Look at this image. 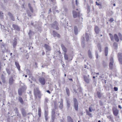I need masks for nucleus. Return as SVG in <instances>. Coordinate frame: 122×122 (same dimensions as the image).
<instances>
[{
	"label": "nucleus",
	"instance_id": "obj_13",
	"mask_svg": "<svg viewBox=\"0 0 122 122\" xmlns=\"http://www.w3.org/2000/svg\"><path fill=\"white\" fill-rule=\"evenodd\" d=\"M94 30L95 33L97 34H98L100 31L99 27L96 25H95Z\"/></svg>",
	"mask_w": 122,
	"mask_h": 122
},
{
	"label": "nucleus",
	"instance_id": "obj_57",
	"mask_svg": "<svg viewBox=\"0 0 122 122\" xmlns=\"http://www.w3.org/2000/svg\"><path fill=\"white\" fill-rule=\"evenodd\" d=\"M51 2H52L53 4H54L56 3V0H50Z\"/></svg>",
	"mask_w": 122,
	"mask_h": 122
},
{
	"label": "nucleus",
	"instance_id": "obj_11",
	"mask_svg": "<svg viewBox=\"0 0 122 122\" xmlns=\"http://www.w3.org/2000/svg\"><path fill=\"white\" fill-rule=\"evenodd\" d=\"M118 60L122 64V53H119L118 54Z\"/></svg>",
	"mask_w": 122,
	"mask_h": 122
},
{
	"label": "nucleus",
	"instance_id": "obj_64",
	"mask_svg": "<svg viewBox=\"0 0 122 122\" xmlns=\"http://www.w3.org/2000/svg\"><path fill=\"white\" fill-rule=\"evenodd\" d=\"M28 16L30 17L31 16V14L30 13H28Z\"/></svg>",
	"mask_w": 122,
	"mask_h": 122
},
{
	"label": "nucleus",
	"instance_id": "obj_26",
	"mask_svg": "<svg viewBox=\"0 0 122 122\" xmlns=\"http://www.w3.org/2000/svg\"><path fill=\"white\" fill-rule=\"evenodd\" d=\"M18 100L22 104H23L24 103V101L22 98L20 97H18Z\"/></svg>",
	"mask_w": 122,
	"mask_h": 122
},
{
	"label": "nucleus",
	"instance_id": "obj_43",
	"mask_svg": "<svg viewBox=\"0 0 122 122\" xmlns=\"http://www.w3.org/2000/svg\"><path fill=\"white\" fill-rule=\"evenodd\" d=\"M59 107L61 109H62L63 108V103L62 102H61L59 106Z\"/></svg>",
	"mask_w": 122,
	"mask_h": 122
},
{
	"label": "nucleus",
	"instance_id": "obj_1",
	"mask_svg": "<svg viewBox=\"0 0 122 122\" xmlns=\"http://www.w3.org/2000/svg\"><path fill=\"white\" fill-rule=\"evenodd\" d=\"M34 92L35 99H37L38 98L39 99L41 98L42 95L41 92L38 89H36L34 91Z\"/></svg>",
	"mask_w": 122,
	"mask_h": 122
},
{
	"label": "nucleus",
	"instance_id": "obj_47",
	"mask_svg": "<svg viewBox=\"0 0 122 122\" xmlns=\"http://www.w3.org/2000/svg\"><path fill=\"white\" fill-rule=\"evenodd\" d=\"M3 13L1 11L0 12V18L2 19L3 17Z\"/></svg>",
	"mask_w": 122,
	"mask_h": 122
},
{
	"label": "nucleus",
	"instance_id": "obj_61",
	"mask_svg": "<svg viewBox=\"0 0 122 122\" xmlns=\"http://www.w3.org/2000/svg\"><path fill=\"white\" fill-rule=\"evenodd\" d=\"M45 119L46 121H47L48 120V117L47 116H45Z\"/></svg>",
	"mask_w": 122,
	"mask_h": 122
},
{
	"label": "nucleus",
	"instance_id": "obj_3",
	"mask_svg": "<svg viewBox=\"0 0 122 122\" xmlns=\"http://www.w3.org/2000/svg\"><path fill=\"white\" fill-rule=\"evenodd\" d=\"M51 25L52 28L56 30H59V28L58 27V24L56 21H55Z\"/></svg>",
	"mask_w": 122,
	"mask_h": 122
},
{
	"label": "nucleus",
	"instance_id": "obj_49",
	"mask_svg": "<svg viewBox=\"0 0 122 122\" xmlns=\"http://www.w3.org/2000/svg\"><path fill=\"white\" fill-rule=\"evenodd\" d=\"M100 105L101 106H102L103 105V102L102 101L100 100L99 101Z\"/></svg>",
	"mask_w": 122,
	"mask_h": 122
},
{
	"label": "nucleus",
	"instance_id": "obj_50",
	"mask_svg": "<svg viewBox=\"0 0 122 122\" xmlns=\"http://www.w3.org/2000/svg\"><path fill=\"white\" fill-rule=\"evenodd\" d=\"M102 65L104 67L106 66L107 65L106 63L104 61H103V62Z\"/></svg>",
	"mask_w": 122,
	"mask_h": 122
},
{
	"label": "nucleus",
	"instance_id": "obj_6",
	"mask_svg": "<svg viewBox=\"0 0 122 122\" xmlns=\"http://www.w3.org/2000/svg\"><path fill=\"white\" fill-rule=\"evenodd\" d=\"M73 15V17L74 18H76L77 16L79 17L81 16V15L80 12H78V14L77 12L75 10H73L72 11Z\"/></svg>",
	"mask_w": 122,
	"mask_h": 122
},
{
	"label": "nucleus",
	"instance_id": "obj_41",
	"mask_svg": "<svg viewBox=\"0 0 122 122\" xmlns=\"http://www.w3.org/2000/svg\"><path fill=\"white\" fill-rule=\"evenodd\" d=\"M97 96L98 97L100 98L102 97V96L100 92H97Z\"/></svg>",
	"mask_w": 122,
	"mask_h": 122
},
{
	"label": "nucleus",
	"instance_id": "obj_7",
	"mask_svg": "<svg viewBox=\"0 0 122 122\" xmlns=\"http://www.w3.org/2000/svg\"><path fill=\"white\" fill-rule=\"evenodd\" d=\"M15 81V80L13 79V77L12 76H11L9 79V84L10 85H12L14 83Z\"/></svg>",
	"mask_w": 122,
	"mask_h": 122
},
{
	"label": "nucleus",
	"instance_id": "obj_27",
	"mask_svg": "<svg viewBox=\"0 0 122 122\" xmlns=\"http://www.w3.org/2000/svg\"><path fill=\"white\" fill-rule=\"evenodd\" d=\"M114 37L116 41L117 42H118L119 40L117 35L116 34H115L114 35Z\"/></svg>",
	"mask_w": 122,
	"mask_h": 122
},
{
	"label": "nucleus",
	"instance_id": "obj_36",
	"mask_svg": "<svg viewBox=\"0 0 122 122\" xmlns=\"http://www.w3.org/2000/svg\"><path fill=\"white\" fill-rule=\"evenodd\" d=\"M1 28L3 30V31L4 32H5L6 31V29H5V27L3 25H2L1 24H0Z\"/></svg>",
	"mask_w": 122,
	"mask_h": 122
},
{
	"label": "nucleus",
	"instance_id": "obj_35",
	"mask_svg": "<svg viewBox=\"0 0 122 122\" xmlns=\"http://www.w3.org/2000/svg\"><path fill=\"white\" fill-rule=\"evenodd\" d=\"M1 79L2 81V82L4 83L5 82V78L3 74H2V75Z\"/></svg>",
	"mask_w": 122,
	"mask_h": 122
},
{
	"label": "nucleus",
	"instance_id": "obj_29",
	"mask_svg": "<svg viewBox=\"0 0 122 122\" xmlns=\"http://www.w3.org/2000/svg\"><path fill=\"white\" fill-rule=\"evenodd\" d=\"M45 110L44 116H47L48 115V112L47 110L48 108L46 109L45 108H44Z\"/></svg>",
	"mask_w": 122,
	"mask_h": 122
},
{
	"label": "nucleus",
	"instance_id": "obj_9",
	"mask_svg": "<svg viewBox=\"0 0 122 122\" xmlns=\"http://www.w3.org/2000/svg\"><path fill=\"white\" fill-rule=\"evenodd\" d=\"M39 81L40 82L42 85H44L46 83L45 79L43 77L40 78L39 79Z\"/></svg>",
	"mask_w": 122,
	"mask_h": 122
},
{
	"label": "nucleus",
	"instance_id": "obj_32",
	"mask_svg": "<svg viewBox=\"0 0 122 122\" xmlns=\"http://www.w3.org/2000/svg\"><path fill=\"white\" fill-rule=\"evenodd\" d=\"M113 63L114 61L113 58L112 57H111L110 59V62L109 64L113 65Z\"/></svg>",
	"mask_w": 122,
	"mask_h": 122
},
{
	"label": "nucleus",
	"instance_id": "obj_12",
	"mask_svg": "<svg viewBox=\"0 0 122 122\" xmlns=\"http://www.w3.org/2000/svg\"><path fill=\"white\" fill-rule=\"evenodd\" d=\"M89 76H83L84 79L85 81L87 83H89L90 80L89 78Z\"/></svg>",
	"mask_w": 122,
	"mask_h": 122
},
{
	"label": "nucleus",
	"instance_id": "obj_23",
	"mask_svg": "<svg viewBox=\"0 0 122 122\" xmlns=\"http://www.w3.org/2000/svg\"><path fill=\"white\" fill-rule=\"evenodd\" d=\"M108 52V48L107 47L105 48L104 50L105 55L106 56H107V55Z\"/></svg>",
	"mask_w": 122,
	"mask_h": 122
},
{
	"label": "nucleus",
	"instance_id": "obj_39",
	"mask_svg": "<svg viewBox=\"0 0 122 122\" xmlns=\"http://www.w3.org/2000/svg\"><path fill=\"white\" fill-rule=\"evenodd\" d=\"M64 57L65 59L67 60L68 59V55L66 53H64Z\"/></svg>",
	"mask_w": 122,
	"mask_h": 122
},
{
	"label": "nucleus",
	"instance_id": "obj_19",
	"mask_svg": "<svg viewBox=\"0 0 122 122\" xmlns=\"http://www.w3.org/2000/svg\"><path fill=\"white\" fill-rule=\"evenodd\" d=\"M15 65L19 71H20V66L19 62L17 61H15Z\"/></svg>",
	"mask_w": 122,
	"mask_h": 122
},
{
	"label": "nucleus",
	"instance_id": "obj_40",
	"mask_svg": "<svg viewBox=\"0 0 122 122\" xmlns=\"http://www.w3.org/2000/svg\"><path fill=\"white\" fill-rule=\"evenodd\" d=\"M6 70L8 74L9 75H10L11 74V71L8 68H6Z\"/></svg>",
	"mask_w": 122,
	"mask_h": 122
},
{
	"label": "nucleus",
	"instance_id": "obj_54",
	"mask_svg": "<svg viewBox=\"0 0 122 122\" xmlns=\"http://www.w3.org/2000/svg\"><path fill=\"white\" fill-rule=\"evenodd\" d=\"M114 20L113 18H111L109 20V21H110V22L112 23L113 21H114Z\"/></svg>",
	"mask_w": 122,
	"mask_h": 122
},
{
	"label": "nucleus",
	"instance_id": "obj_46",
	"mask_svg": "<svg viewBox=\"0 0 122 122\" xmlns=\"http://www.w3.org/2000/svg\"><path fill=\"white\" fill-rule=\"evenodd\" d=\"M109 36L111 40L112 41L113 40V35L111 34H110Z\"/></svg>",
	"mask_w": 122,
	"mask_h": 122
},
{
	"label": "nucleus",
	"instance_id": "obj_60",
	"mask_svg": "<svg viewBox=\"0 0 122 122\" xmlns=\"http://www.w3.org/2000/svg\"><path fill=\"white\" fill-rule=\"evenodd\" d=\"M15 109L16 110V111H15L16 113L17 114H18V113H19V111L18 110L17 108L16 107L15 108Z\"/></svg>",
	"mask_w": 122,
	"mask_h": 122
},
{
	"label": "nucleus",
	"instance_id": "obj_15",
	"mask_svg": "<svg viewBox=\"0 0 122 122\" xmlns=\"http://www.w3.org/2000/svg\"><path fill=\"white\" fill-rule=\"evenodd\" d=\"M49 100V99L47 98L46 97L45 98V100L44 101V108H45L46 109L47 108H48L47 103H48Z\"/></svg>",
	"mask_w": 122,
	"mask_h": 122
},
{
	"label": "nucleus",
	"instance_id": "obj_52",
	"mask_svg": "<svg viewBox=\"0 0 122 122\" xmlns=\"http://www.w3.org/2000/svg\"><path fill=\"white\" fill-rule=\"evenodd\" d=\"M5 45H3L1 46V48L2 49V50H4L5 49Z\"/></svg>",
	"mask_w": 122,
	"mask_h": 122
},
{
	"label": "nucleus",
	"instance_id": "obj_48",
	"mask_svg": "<svg viewBox=\"0 0 122 122\" xmlns=\"http://www.w3.org/2000/svg\"><path fill=\"white\" fill-rule=\"evenodd\" d=\"M86 113L90 117H92V114L89 112L87 111L86 112Z\"/></svg>",
	"mask_w": 122,
	"mask_h": 122
},
{
	"label": "nucleus",
	"instance_id": "obj_42",
	"mask_svg": "<svg viewBox=\"0 0 122 122\" xmlns=\"http://www.w3.org/2000/svg\"><path fill=\"white\" fill-rule=\"evenodd\" d=\"M37 28L38 29V30L40 32H41L42 31V30L41 27L40 26H38Z\"/></svg>",
	"mask_w": 122,
	"mask_h": 122
},
{
	"label": "nucleus",
	"instance_id": "obj_16",
	"mask_svg": "<svg viewBox=\"0 0 122 122\" xmlns=\"http://www.w3.org/2000/svg\"><path fill=\"white\" fill-rule=\"evenodd\" d=\"M53 35L54 37H57L58 38H60V35L59 34H58L54 30L53 31Z\"/></svg>",
	"mask_w": 122,
	"mask_h": 122
},
{
	"label": "nucleus",
	"instance_id": "obj_37",
	"mask_svg": "<svg viewBox=\"0 0 122 122\" xmlns=\"http://www.w3.org/2000/svg\"><path fill=\"white\" fill-rule=\"evenodd\" d=\"M113 46L115 49H117L118 44L117 43L115 42H114L113 44Z\"/></svg>",
	"mask_w": 122,
	"mask_h": 122
},
{
	"label": "nucleus",
	"instance_id": "obj_44",
	"mask_svg": "<svg viewBox=\"0 0 122 122\" xmlns=\"http://www.w3.org/2000/svg\"><path fill=\"white\" fill-rule=\"evenodd\" d=\"M118 35L121 41H122V36L121 34L120 33H118Z\"/></svg>",
	"mask_w": 122,
	"mask_h": 122
},
{
	"label": "nucleus",
	"instance_id": "obj_63",
	"mask_svg": "<svg viewBox=\"0 0 122 122\" xmlns=\"http://www.w3.org/2000/svg\"><path fill=\"white\" fill-rule=\"evenodd\" d=\"M17 115L18 116V117L20 118H21V115L19 113H18V114H17Z\"/></svg>",
	"mask_w": 122,
	"mask_h": 122
},
{
	"label": "nucleus",
	"instance_id": "obj_59",
	"mask_svg": "<svg viewBox=\"0 0 122 122\" xmlns=\"http://www.w3.org/2000/svg\"><path fill=\"white\" fill-rule=\"evenodd\" d=\"M26 71L27 73L29 75H30V72L29 70H27Z\"/></svg>",
	"mask_w": 122,
	"mask_h": 122
},
{
	"label": "nucleus",
	"instance_id": "obj_62",
	"mask_svg": "<svg viewBox=\"0 0 122 122\" xmlns=\"http://www.w3.org/2000/svg\"><path fill=\"white\" fill-rule=\"evenodd\" d=\"M114 90L115 91H117L118 90V88L117 87H114Z\"/></svg>",
	"mask_w": 122,
	"mask_h": 122
},
{
	"label": "nucleus",
	"instance_id": "obj_31",
	"mask_svg": "<svg viewBox=\"0 0 122 122\" xmlns=\"http://www.w3.org/2000/svg\"><path fill=\"white\" fill-rule=\"evenodd\" d=\"M88 53L89 58L90 59H92V56L91 52L90 50L88 51Z\"/></svg>",
	"mask_w": 122,
	"mask_h": 122
},
{
	"label": "nucleus",
	"instance_id": "obj_56",
	"mask_svg": "<svg viewBox=\"0 0 122 122\" xmlns=\"http://www.w3.org/2000/svg\"><path fill=\"white\" fill-rule=\"evenodd\" d=\"M8 15L10 16V17H11L13 15L12 14L10 13V12H8Z\"/></svg>",
	"mask_w": 122,
	"mask_h": 122
},
{
	"label": "nucleus",
	"instance_id": "obj_45",
	"mask_svg": "<svg viewBox=\"0 0 122 122\" xmlns=\"http://www.w3.org/2000/svg\"><path fill=\"white\" fill-rule=\"evenodd\" d=\"M95 52V55L96 56V58L97 59L98 58V51L97 50H96Z\"/></svg>",
	"mask_w": 122,
	"mask_h": 122
},
{
	"label": "nucleus",
	"instance_id": "obj_25",
	"mask_svg": "<svg viewBox=\"0 0 122 122\" xmlns=\"http://www.w3.org/2000/svg\"><path fill=\"white\" fill-rule=\"evenodd\" d=\"M67 120L68 122H73V119L70 116L67 117Z\"/></svg>",
	"mask_w": 122,
	"mask_h": 122
},
{
	"label": "nucleus",
	"instance_id": "obj_21",
	"mask_svg": "<svg viewBox=\"0 0 122 122\" xmlns=\"http://www.w3.org/2000/svg\"><path fill=\"white\" fill-rule=\"evenodd\" d=\"M28 34L29 37L30 38L34 34V33L32 30H30Z\"/></svg>",
	"mask_w": 122,
	"mask_h": 122
},
{
	"label": "nucleus",
	"instance_id": "obj_17",
	"mask_svg": "<svg viewBox=\"0 0 122 122\" xmlns=\"http://www.w3.org/2000/svg\"><path fill=\"white\" fill-rule=\"evenodd\" d=\"M44 47L47 50V51H50L51 50V47L48 45L46 44H44Z\"/></svg>",
	"mask_w": 122,
	"mask_h": 122
},
{
	"label": "nucleus",
	"instance_id": "obj_53",
	"mask_svg": "<svg viewBox=\"0 0 122 122\" xmlns=\"http://www.w3.org/2000/svg\"><path fill=\"white\" fill-rule=\"evenodd\" d=\"M89 111L90 112H92V111L93 109L92 108V107H90L89 109Z\"/></svg>",
	"mask_w": 122,
	"mask_h": 122
},
{
	"label": "nucleus",
	"instance_id": "obj_20",
	"mask_svg": "<svg viewBox=\"0 0 122 122\" xmlns=\"http://www.w3.org/2000/svg\"><path fill=\"white\" fill-rule=\"evenodd\" d=\"M61 46L63 51L65 52V53H66L67 51V49L62 44H61Z\"/></svg>",
	"mask_w": 122,
	"mask_h": 122
},
{
	"label": "nucleus",
	"instance_id": "obj_30",
	"mask_svg": "<svg viewBox=\"0 0 122 122\" xmlns=\"http://www.w3.org/2000/svg\"><path fill=\"white\" fill-rule=\"evenodd\" d=\"M17 44V42L16 40L14 39V40L13 41V46L14 48H15V47Z\"/></svg>",
	"mask_w": 122,
	"mask_h": 122
},
{
	"label": "nucleus",
	"instance_id": "obj_34",
	"mask_svg": "<svg viewBox=\"0 0 122 122\" xmlns=\"http://www.w3.org/2000/svg\"><path fill=\"white\" fill-rule=\"evenodd\" d=\"M18 95L20 96H21L22 95V92L21 89H19L18 91Z\"/></svg>",
	"mask_w": 122,
	"mask_h": 122
},
{
	"label": "nucleus",
	"instance_id": "obj_38",
	"mask_svg": "<svg viewBox=\"0 0 122 122\" xmlns=\"http://www.w3.org/2000/svg\"><path fill=\"white\" fill-rule=\"evenodd\" d=\"M107 117L109 120V121H111L112 122H113L114 121L113 117L111 116H107Z\"/></svg>",
	"mask_w": 122,
	"mask_h": 122
},
{
	"label": "nucleus",
	"instance_id": "obj_18",
	"mask_svg": "<svg viewBox=\"0 0 122 122\" xmlns=\"http://www.w3.org/2000/svg\"><path fill=\"white\" fill-rule=\"evenodd\" d=\"M65 90L67 95L68 97L70 95V92L69 88L68 87H66L65 88Z\"/></svg>",
	"mask_w": 122,
	"mask_h": 122
},
{
	"label": "nucleus",
	"instance_id": "obj_10",
	"mask_svg": "<svg viewBox=\"0 0 122 122\" xmlns=\"http://www.w3.org/2000/svg\"><path fill=\"white\" fill-rule=\"evenodd\" d=\"M12 26L13 27L14 30H16L18 31H20V27L18 25L15 24H13Z\"/></svg>",
	"mask_w": 122,
	"mask_h": 122
},
{
	"label": "nucleus",
	"instance_id": "obj_5",
	"mask_svg": "<svg viewBox=\"0 0 122 122\" xmlns=\"http://www.w3.org/2000/svg\"><path fill=\"white\" fill-rule=\"evenodd\" d=\"M55 109H53L52 110L51 112V119L52 122H53L54 121L55 119Z\"/></svg>",
	"mask_w": 122,
	"mask_h": 122
},
{
	"label": "nucleus",
	"instance_id": "obj_24",
	"mask_svg": "<svg viewBox=\"0 0 122 122\" xmlns=\"http://www.w3.org/2000/svg\"><path fill=\"white\" fill-rule=\"evenodd\" d=\"M74 31L75 34L76 35L78 34V29L76 26H75L74 28Z\"/></svg>",
	"mask_w": 122,
	"mask_h": 122
},
{
	"label": "nucleus",
	"instance_id": "obj_28",
	"mask_svg": "<svg viewBox=\"0 0 122 122\" xmlns=\"http://www.w3.org/2000/svg\"><path fill=\"white\" fill-rule=\"evenodd\" d=\"M89 34H88L87 33H86L85 37L86 41H89Z\"/></svg>",
	"mask_w": 122,
	"mask_h": 122
},
{
	"label": "nucleus",
	"instance_id": "obj_2",
	"mask_svg": "<svg viewBox=\"0 0 122 122\" xmlns=\"http://www.w3.org/2000/svg\"><path fill=\"white\" fill-rule=\"evenodd\" d=\"M74 107L75 110L77 111L78 109V103L77 100L76 98H73Z\"/></svg>",
	"mask_w": 122,
	"mask_h": 122
},
{
	"label": "nucleus",
	"instance_id": "obj_8",
	"mask_svg": "<svg viewBox=\"0 0 122 122\" xmlns=\"http://www.w3.org/2000/svg\"><path fill=\"white\" fill-rule=\"evenodd\" d=\"M25 108H22L20 109L21 113L23 117H25L26 116V113L25 110Z\"/></svg>",
	"mask_w": 122,
	"mask_h": 122
},
{
	"label": "nucleus",
	"instance_id": "obj_22",
	"mask_svg": "<svg viewBox=\"0 0 122 122\" xmlns=\"http://www.w3.org/2000/svg\"><path fill=\"white\" fill-rule=\"evenodd\" d=\"M97 47L98 48V50L100 52H101L102 51V47L101 45L99 43H98L97 45Z\"/></svg>",
	"mask_w": 122,
	"mask_h": 122
},
{
	"label": "nucleus",
	"instance_id": "obj_55",
	"mask_svg": "<svg viewBox=\"0 0 122 122\" xmlns=\"http://www.w3.org/2000/svg\"><path fill=\"white\" fill-rule=\"evenodd\" d=\"M109 68L111 70H112V69L113 68V65H110L109 64Z\"/></svg>",
	"mask_w": 122,
	"mask_h": 122
},
{
	"label": "nucleus",
	"instance_id": "obj_14",
	"mask_svg": "<svg viewBox=\"0 0 122 122\" xmlns=\"http://www.w3.org/2000/svg\"><path fill=\"white\" fill-rule=\"evenodd\" d=\"M67 104V109L68 110L70 107L71 103L70 102L69 99L68 98L66 99Z\"/></svg>",
	"mask_w": 122,
	"mask_h": 122
},
{
	"label": "nucleus",
	"instance_id": "obj_4",
	"mask_svg": "<svg viewBox=\"0 0 122 122\" xmlns=\"http://www.w3.org/2000/svg\"><path fill=\"white\" fill-rule=\"evenodd\" d=\"M112 111L114 115L116 116H117L119 113V110L116 108L113 107Z\"/></svg>",
	"mask_w": 122,
	"mask_h": 122
},
{
	"label": "nucleus",
	"instance_id": "obj_58",
	"mask_svg": "<svg viewBox=\"0 0 122 122\" xmlns=\"http://www.w3.org/2000/svg\"><path fill=\"white\" fill-rule=\"evenodd\" d=\"M29 8L31 12L32 13H33V10L32 7H30V8Z\"/></svg>",
	"mask_w": 122,
	"mask_h": 122
},
{
	"label": "nucleus",
	"instance_id": "obj_33",
	"mask_svg": "<svg viewBox=\"0 0 122 122\" xmlns=\"http://www.w3.org/2000/svg\"><path fill=\"white\" fill-rule=\"evenodd\" d=\"M41 110L40 107H39L38 111V115L39 117H40L41 116Z\"/></svg>",
	"mask_w": 122,
	"mask_h": 122
},
{
	"label": "nucleus",
	"instance_id": "obj_51",
	"mask_svg": "<svg viewBox=\"0 0 122 122\" xmlns=\"http://www.w3.org/2000/svg\"><path fill=\"white\" fill-rule=\"evenodd\" d=\"M11 20H12L13 21H14L15 20V19L14 17V16L12 15L10 17Z\"/></svg>",
	"mask_w": 122,
	"mask_h": 122
}]
</instances>
